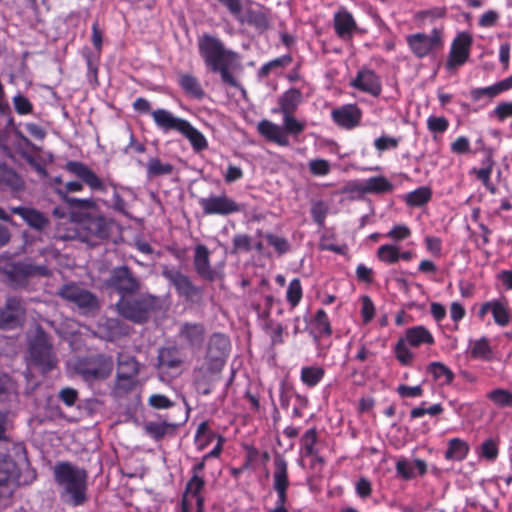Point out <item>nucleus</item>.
Masks as SVG:
<instances>
[{
	"label": "nucleus",
	"mask_w": 512,
	"mask_h": 512,
	"mask_svg": "<svg viewBox=\"0 0 512 512\" xmlns=\"http://www.w3.org/2000/svg\"><path fill=\"white\" fill-rule=\"evenodd\" d=\"M172 425L162 422H148L145 425V431L155 439H161Z\"/></svg>",
	"instance_id": "43"
},
{
	"label": "nucleus",
	"mask_w": 512,
	"mask_h": 512,
	"mask_svg": "<svg viewBox=\"0 0 512 512\" xmlns=\"http://www.w3.org/2000/svg\"><path fill=\"white\" fill-rule=\"evenodd\" d=\"M492 314L497 324L505 326L509 323V312L502 303L494 301Z\"/></svg>",
	"instance_id": "46"
},
{
	"label": "nucleus",
	"mask_w": 512,
	"mask_h": 512,
	"mask_svg": "<svg viewBox=\"0 0 512 512\" xmlns=\"http://www.w3.org/2000/svg\"><path fill=\"white\" fill-rule=\"evenodd\" d=\"M230 348L229 339L223 334H213L207 348V363L223 368Z\"/></svg>",
	"instance_id": "18"
},
{
	"label": "nucleus",
	"mask_w": 512,
	"mask_h": 512,
	"mask_svg": "<svg viewBox=\"0 0 512 512\" xmlns=\"http://www.w3.org/2000/svg\"><path fill=\"white\" fill-rule=\"evenodd\" d=\"M334 22L337 34L342 38L350 37L356 28L352 15L346 11L337 13Z\"/></svg>",
	"instance_id": "29"
},
{
	"label": "nucleus",
	"mask_w": 512,
	"mask_h": 512,
	"mask_svg": "<svg viewBox=\"0 0 512 512\" xmlns=\"http://www.w3.org/2000/svg\"><path fill=\"white\" fill-rule=\"evenodd\" d=\"M222 369L210 363L196 369L194 371V381L198 392L204 395L212 393L222 382Z\"/></svg>",
	"instance_id": "12"
},
{
	"label": "nucleus",
	"mask_w": 512,
	"mask_h": 512,
	"mask_svg": "<svg viewBox=\"0 0 512 512\" xmlns=\"http://www.w3.org/2000/svg\"><path fill=\"white\" fill-rule=\"evenodd\" d=\"M204 483L203 478L194 474L186 487V494L196 502L197 512H203V498L200 496L199 492L204 487ZM182 510L183 512H188V503L186 498L183 499Z\"/></svg>",
	"instance_id": "27"
},
{
	"label": "nucleus",
	"mask_w": 512,
	"mask_h": 512,
	"mask_svg": "<svg viewBox=\"0 0 512 512\" xmlns=\"http://www.w3.org/2000/svg\"><path fill=\"white\" fill-rule=\"evenodd\" d=\"M149 404L157 409H167L173 406V402L161 394L152 395L149 398Z\"/></svg>",
	"instance_id": "60"
},
{
	"label": "nucleus",
	"mask_w": 512,
	"mask_h": 512,
	"mask_svg": "<svg viewBox=\"0 0 512 512\" xmlns=\"http://www.w3.org/2000/svg\"><path fill=\"white\" fill-rule=\"evenodd\" d=\"M179 84L187 94L197 99H200L204 96V91L201 88L197 78L190 74H180Z\"/></svg>",
	"instance_id": "36"
},
{
	"label": "nucleus",
	"mask_w": 512,
	"mask_h": 512,
	"mask_svg": "<svg viewBox=\"0 0 512 512\" xmlns=\"http://www.w3.org/2000/svg\"><path fill=\"white\" fill-rule=\"evenodd\" d=\"M54 477L73 505L85 501L87 473L84 469L69 462H61L54 467Z\"/></svg>",
	"instance_id": "3"
},
{
	"label": "nucleus",
	"mask_w": 512,
	"mask_h": 512,
	"mask_svg": "<svg viewBox=\"0 0 512 512\" xmlns=\"http://www.w3.org/2000/svg\"><path fill=\"white\" fill-rule=\"evenodd\" d=\"M162 275L175 287L177 293L188 300L202 295V288L196 286L191 279L177 269L165 268Z\"/></svg>",
	"instance_id": "11"
},
{
	"label": "nucleus",
	"mask_w": 512,
	"mask_h": 512,
	"mask_svg": "<svg viewBox=\"0 0 512 512\" xmlns=\"http://www.w3.org/2000/svg\"><path fill=\"white\" fill-rule=\"evenodd\" d=\"M0 184L7 186L13 191H21L24 189L22 178L6 166L0 167Z\"/></svg>",
	"instance_id": "35"
},
{
	"label": "nucleus",
	"mask_w": 512,
	"mask_h": 512,
	"mask_svg": "<svg viewBox=\"0 0 512 512\" xmlns=\"http://www.w3.org/2000/svg\"><path fill=\"white\" fill-rule=\"evenodd\" d=\"M304 129L305 124L293 117V114L283 115V127L268 120H263L258 124V130L263 136L281 146L289 145L287 134L297 136L302 133Z\"/></svg>",
	"instance_id": "5"
},
{
	"label": "nucleus",
	"mask_w": 512,
	"mask_h": 512,
	"mask_svg": "<svg viewBox=\"0 0 512 512\" xmlns=\"http://www.w3.org/2000/svg\"><path fill=\"white\" fill-rule=\"evenodd\" d=\"M99 332L106 340L113 341L129 334V326L118 318H108L99 325Z\"/></svg>",
	"instance_id": "25"
},
{
	"label": "nucleus",
	"mask_w": 512,
	"mask_h": 512,
	"mask_svg": "<svg viewBox=\"0 0 512 512\" xmlns=\"http://www.w3.org/2000/svg\"><path fill=\"white\" fill-rule=\"evenodd\" d=\"M468 451L469 446L464 440L453 438L448 442L445 458L447 460L461 461L466 457Z\"/></svg>",
	"instance_id": "33"
},
{
	"label": "nucleus",
	"mask_w": 512,
	"mask_h": 512,
	"mask_svg": "<svg viewBox=\"0 0 512 512\" xmlns=\"http://www.w3.org/2000/svg\"><path fill=\"white\" fill-rule=\"evenodd\" d=\"M332 118L339 126L351 129L360 123L361 110L356 105H344L332 111Z\"/></svg>",
	"instance_id": "21"
},
{
	"label": "nucleus",
	"mask_w": 512,
	"mask_h": 512,
	"mask_svg": "<svg viewBox=\"0 0 512 512\" xmlns=\"http://www.w3.org/2000/svg\"><path fill=\"white\" fill-rule=\"evenodd\" d=\"M472 38L468 33H460L453 41L447 67L456 68L465 63L469 56V48Z\"/></svg>",
	"instance_id": "20"
},
{
	"label": "nucleus",
	"mask_w": 512,
	"mask_h": 512,
	"mask_svg": "<svg viewBox=\"0 0 512 512\" xmlns=\"http://www.w3.org/2000/svg\"><path fill=\"white\" fill-rule=\"evenodd\" d=\"M493 113L500 121H503L508 117H512V102H503L499 104Z\"/></svg>",
	"instance_id": "64"
},
{
	"label": "nucleus",
	"mask_w": 512,
	"mask_h": 512,
	"mask_svg": "<svg viewBox=\"0 0 512 512\" xmlns=\"http://www.w3.org/2000/svg\"><path fill=\"white\" fill-rule=\"evenodd\" d=\"M407 43L412 52L422 58L442 45L441 32L433 29L430 35L417 33L407 36Z\"/></svg>",
	"instance_id": "13"
},
{
	"label": "nucleus",
	"mask_w": 512,
	"mask_h": 512,
	"mask_svg": "<svg viewBox=\"0 0 512 512\" xmlns=\"http://www.w3.org/2000/svg\"><path fill=\"white\" fill-rule=\"evenodd\" d=\"M11 212L19 215L31 228L44 230L49 226V219L42 212L29 207H12Z\"/></svg>",
	"instance_id": "22"
},
{
	"label": "nucleus",
	"mask_w": 512,
	"mask_h": 512,
	"mask_svg": "<svg viewBox=\"0 0 512 512\" xmlns=\"http://www.w3.org/2000/svg\"><path fill=\"white\" fill-rule=\"evenodd\" d=\"M66 170L81 179L91 190L105 191L103 181L86 164L79 161H69L65 166Z\"/></svg>",
	"instance_id": "19"
},
{
	"label": "nucleus",
	"mask_w": 512,
	"mask_h": 512,
	"mask_svg": "<svg viewBox=\"0 0 512 512\" xmlns=\"http://www.w3.org/2000/svg\"><path fill=\"white\" fill-rule=\"evenodd\" d=\"M161 306L160 297L145 292L120 297L115 303V310L122 318L142 325L147 323Z\"/></svg>",
	"instance_id": "2"
},
{
	"label": "nucleus",
	"mask_w": 512,
	"mask_h": 512,
	"mask_svg": "<svg viewBox=\"0 0 512 512\" xmlns=\"http://www.w3.org/2000/svg\"><path fill=\"white\" fill-rule=\"evenodd\" d=\"M362 302V316L364 323H368L374 316V305L368 296L361 297Z\"/></svg>",
	"instance_id": "59"
},
{
	"label": "nucleus",
	"mask_w": 512,
	"mask_h": 512,
	"mask_svg": "<svg viewBox=\"0 0 512 512\" xmlns=\"http://www.w3.org/2000/svg\"><path fill=\"white\" fill-rule=\"evenodd\" d=\"M138 363L134 357L120 355L118 358V377L128 380L138 374Z\"/></svg>",
	"instance_id": "32"
},
{
	"label": "nucleus",
	"mask_w": 512,
	"mask_h": 512,
	"mask_svg": "<svg viewBox=\"0 0 512 512\" xmlns=\"http://www.w3.org/2000/svg\"><path fill=\"white\" fill-rule=\"evenodd\" d=\"M104 285L106 288L115 291L120 297L136 294L142 288L140 278L126 265L111 269Z\"/></svg>",
	"instance_id": "7"
},
{
	"label": "nucleus",
	"mask_w": 512,
	"mask_h": 512,
	"mask_svg": "<svg viewBox=\"0 0 512 512\" xmlns=\"http://www.w3.org/2000/svg\"><path fill=\"white\" fill-rule=\"evenodd\" d=\"M323 375L324 370L319 367H304L301 371V379L308 386H315Z\"/></svg>",
	"instance_id": "42"
},
{
	"label": "nucleus",
	"mask_w": 512,
	"mask_h": 512,
	"mask_svg": "<svg viewBox=\"0 0 512 512\" xmlns=\"http://www.w3.org/2000/svg\"><path fill=\"white\" fill-rule=\"evenodd\" d=\"M28 353L32 362L48 372L57 366V357L49 335L41 326H36L27 334Z\"/></svg>",
	"instance_id": "4"
},
{
	"label": "nucleus",
	"mask_w": 512,
	"mask_h": 512,
	"mask_svg": "<svg viewBox=\"0 0 512 512\" xmlns=\"http://www.w3.org/2000/svg\"><path fill=\"white\" fill-rule=\"evenodd\" d=\"M490 352V347L485 339H480L473 343L471 355L474 358H487Z\"/></svg>",
	"instance_id": "51"
},
{
	"label": "nucleus",
	"mask_w": 512,
	"mask_h": 512,
	"mask_svg": "<svg viewBox=\"0 0 512 512\" xmlns=\"http://www.w3.org/2000/svg\"><path fill=\"white\" fill-rule=\"evenodd\" d=\"M275 471L273 473V487L277 492V507L272 512H287L285 504L287 501V487L289 485L287 462L278 455L274 459Z\"/></svg>",
	"instance_id": "10"
},
{
	"label": "nucleus",
	"mask_w": 512,
	"mask_h": 512,
	"mask_svg": "<svg viewBox=\"0 0 512 512\" xmlns=\"http://www.w3.org/2000/svg\"><path fill=\"white\" fill-rule=\"evenodd\" d=\"M316 443V432L314 430H308L303 438L302 444L306 456L314 455V445Z\"/></svg>",
	"instance_id": "55"
},
{
	"label": "nucleus",
	"mask_w": 512,
	"mask_h": 512,
	"mask_svg": "<svg viewBox=\"0 0 512 512\" xmlns=\"http://www.w3.org/2000/svg\"><path fill=\"white\" fill-rule=\"evenodd\" d=\"M193 266L202 280L213 282L219 277V272L211 266L210 251L203 244L196 245L194 248Z\"/></svg>",
	"instance_id": "16"
},
{
	"label": "nucleus",
	"mask_w": 512,
	"mask_h": 512,
	"mask_svg": "<svg viewBox=\"0 0 512 512\" xmlns=\"http://www.w3.org/2000/svg\"><path fill=\"white\" fill-rule=\"evenodd\" d=\"M302 297V288L299 279H293L287 290V300L295 307Z\"/></svg>",
	"instance_id": "47"
},
{
	"label": "nucleus",
	"mask_w": 512,
	"mask_h": 512,
	"mask_svg": "<svg viewBox=\"0 0 512 512\" xmlns=\"http://www.w3.org/2000/svg\"><path fill=\"white\" fill-rule=\"evenodd\" d=\"M147 176L153 178L161 175L171 174L173 166L169 163H162L159 158L149 159L147 165Z\"/></svg>",
	"instance_id": "38"
},
{
	"label": "nucleus",
	"mask_w": 512,
	"mask_h": 512,
	"mask_svg": "<svg viewBox=\"0 0 512 512\" xmlns=\"http://www.w3.org/2000/svg\"><path fill=\"white\" fill-rule=\"evenodd\" d=\"M397 359L404 365L410 364L412 360V353L407 348L405 340L400 339L395 347Z\"/></svg>",
	"instance_id": "52"
},
{
	"label": "nucleus",
	"mask_w": 512,
	"mask_h": 512,
	"mask_svg": "<svg viewBox=\"0 0 512 512\" xmlns=\"http://www.w3.org/2000/svg\"><path fill=\"white\" fill-rule=\"evenodd\" d=\"M302 95L297 89H290L279 99L280 111L283 115L293 114L301 102Z\"/></svg>",
	"instance_id": "31"
},
{
	"label": "nucleus",
	"mask_w": 512,
	"mask_h": 512,
	"mask_svg": "<svg viewBox=\"0 0 512 512\" xmlns=\"http://www.w3.org/2000/svg\"><path fill=\"white\" fill-rule=\"evenodd\" d=\"M310 171L315 175H326L330 170L329 163L326 160H313L309 164Z\"/></svg>",
	"instance_id": "63"
},
{
	"label": "nucleus",
	"mask_w": 512,
	"mask_h": 512,
	"mask_svg": "<svg viewBox=\"0 0 512 512\" xmlns=\"http://www.w3.org/2000/svg\"><path fill=\"white\" fill-rule=\"evenodd\" d=\"M25 306L19 297H8L4 307H0V328H14L25 317Z\"/></svg>",
	"instance_id": "14"
},
{
	"label": "nucleus",
	"mask_w": 512,
	"mask_h": 512,
	"mask_svg": "<svg viewBox=\"0 0 512 512\" xmlns=\"http://www.w3.org/2000/svg\"><path fill=\"white\" fill-rule=\"evenodd\" d=\"M57 295L76 305L84 313H94L100 308L98 297L91 291L75 283L63 285L57 291Z\"/></svg>",
	"instance_id": "9"
},
{
	"label": "nucleus",
	"mask_w": 512,
	"mask_h": 512,
	"mask_svg": "<svg viewBox=\"0 0 512 512\" xmlns=\"http://www.w3.org/2000/svg\"><path fill=\"white\" fill-rule=\"evenodd\" d=\"M15 470L14 461L4 455H0V487L6 486Z\"/></svg>",
	"instance_id": "41"
},
{
	"label": "nucleus",
	"mask_w": 512,
	"mask_h": 512,
	"mask_svg": "<svg viewBox=\"0 0 512 512\" xmlns=\"http://www.w3.org/2000/svg\"><path fill=\"white\" fill-rule=\"evenodd\" d=\"M112 370V357L103 354L81 358L75 364V371L87 382L104 380Z\"/></svg>",
	"instance_id": "6"
},
{
	"label": "nucleus",
	"mask_w": 512,
	"mask_h": 512,
	"mask_svg": "<svg viewBox=\"0 0 512 512\" xmlns=\"http://www.w3.org/2000/svg\"><path fill=\"white\" fill-rule=\"evenodd\" d=\"M498 455V448L494 440L487 439L480 446V456L493 460Z\"/></svg>",
	"instance_id": "50"
},
{
	"label": "nucleus",
	"mask_w": 512,
	"mask_h": 512,
	"mask_svg": "<svg viewBox=\"0 0 512 512\" xmlns=\"http://www.w3.org/2000/svg\"><path fill=\"white\" fill-rule=\"evenodd\" d=\"M178 337L180 341L192 350H199L206 337V329L201 323H182L179 327Z\"/></svg>",
	"instance_id": "17"
},
{
	"label": "nucleus",
	"mask_w": 512,
	"mask_h": 512,
	"mask_svg": "<svg viewBox=\"0 0 512 512\" xmlns=\"http://www.w3.org/2000/svg\"><path fill=\"white\" fill-rule=\"evenodd\" d=\"M85 230L99 239L110 235L111 222L103 216H90L83 222Z\"/></svg>",
	"instance_id": "26"
},
{
	"label": "nucleus",
	"mask_w": 512,
	"mask_h": 512,
	"mask_svg": "<svg viewBox=\"0 0 512 512\" xmlns=\"http://www.w3.org/2000/svg\"><path fill=\"white\" fill-rule=\"evenodd\" d=\"M181 361L175 356L172 349L162 348L158 353V365L160 368H176L180 366Z\"/></svg>",
	"instance_id": "39"
},
{
	"label": "nucleus",
	"mask_w": 512,
	"mask_h": 512,
	"mask_svg": "<svg viewBox=\"0 0 512 512\" xmlns=\"http://www.w3.org/2000/svg\"><path fill=\"white\" fill-rule=\"evenodd\" d=\"M50 270L45 265H37L30 260L18 261L6 270L9 284L14 288H25L35 277H48Z\"/></svg>",
	"instance_id": "8"
},
{
	"label": "nucleus",
	"mask_w": 512,
	"mask_h": 512,
	"mask_svg": "<svg viewBox=\"0 0 512 512\" xmlns=\"http://www.w3.org/2000/svg\"><path fill=\"white\" fill-rule=\"evenodd\" d=\"M59 399L67 406H73L78 398L77 390L66 387L60 390Z\"/></svg>",
	"instance_id": "56"
},
{
	"label": "nucleus",
	"mask_w": 512,
	"mask_h": 512,
	"mask_svg": "<svg viewBox=\"0 0 512 512\" xmlns=\"http://www.w3.org/2000/svg\"><path fill=\"white\" fill-rule=\"evenodd\" d=\"M251 249V238L245 234L235 235L233 238L232 253L236 254L239 251L248 252Z\"/></svg>",
	"instance_id": "48"
},
{
	"label": "nucleus",
	"mask_w": 512,
	"mask_h": 512,
	"mask_svg": "<svg viewBox=\"0 0 512 512\" xmlns=\"http://www.w3.org/2000/svg\"><path fill=\"white\" fill-rule=\"evenodd\" d=\"M200 55L205 64L213 71L221 75L224 83L237 87L238 82L230 70L238 65L237 53L225 48L224 44L215 36L204 34L198 40Z\"/></svg>",
	"instance_id": "1"
},
{
	"label": "nucleus",
	"mask_w": 512,
	"mask_h": 512,
	"mask_svg": "<svg viewBox=\"0 0 512 512\" xmlns=\"http://www.w3.org/2000/svg\"><path fill=\"white\" fill-rule=\"evenodd\" d=\"M180 133L190 141L195 151H202L207 147V141L203 134L194 128L188 121H186Z\"/></svg>",
	"instance_id": "34"
},
{
	"label": "nucleus",
	"mask_w": 512,
	"mask_h": 512,
	"mask_svg": "<svg viewBox=\"0 0 512 512\" xmlns=\"http://www.w3.org/2000/svg\"><path fill=\"white\" fill-rule=\"evenodd\" d=\"M378 257L381 261L395 263L400 258V253L395 246L382 245L378 248Z\"/></svg>",
	"instance_id": "44"
},
{
	"label": "nucleus",
	"mask_w": 512,
	"mask_h": 512,
	"mask_svg": "<svg viewBox=\"0 0 512 512\" xmlns=\"http://www.w3.org/2000/svg\"><path fill=\"white\" fill-rule=\"evenodd\" d=\"M199 204L203 209L204 214H219L228 215L235 212H240L243 206L236 203L226 195L210 196L208 198H201Z\"/></svg>",
	"instance_id": "15"
},
{
	"label": "nucleus",
	"mask_w": 512,
	"mask_h": 512,
	"mask_svg": "<svg viewBox=\"0 0 512 512\" xmlns=\"http://www.w3.org/2000/svg\"><path fill=\"white\" fill-rule=\"evenodd\" d=\"M396 471L398 475L406 480L412 479L415 476L413 464L406 459H399L397 461Z\"/></svg>",
	"instance_id": "49"
},
{
	"label": "nucleus",
	"mask_w": 512,
	"mask_h": 512,
	"mask_svg": "<svg viewBox=\"0 0 512 512\" xmlns=\"http://www.w3.org/2000/svg\"><path fill=\"white\" fill-rule=\"evenodd\" d=\"M488 398L500 406H512V393L504 389H496L488 394Z\"/></svg>",
	"instance_id": "45"
},
{
	"label": "nucleus",
	"mask_w": 512,
	"mask_h": 512,
	"mask_svg": "<svg viewBox=\"0 0 512 512\" xmlns=\"http://www.w3.org/2000/svg\"><path fill=\"white\" fill-rule=\"evenodd\" d=\"M428 371L433 375L435 380L441 381L442 384H449L454 378L453 372L441 362H432L429 364Z\"/></svg>",
	"instance_id": "37"
},
{
	"label": "nucleus",
	"mask_w": 512,
	"mask_h": 512,
	"mask_svg": "<svg viewBox=\"0 0 512 512\" xmlns=\"http://www.w3.org/2000/svg\"><path fill=\"white\" fill-rule=\"evenodd\" d=\"M65 201L72 207V208H79V209H94L96 207V203L92 199H79L74 197H66Z\"/></svg>",
	"instance_id": "57"
},
{
	"label": "nucleus",
	"mask_w": 512,
	"mask_h": 512,
	"mask_svg": "<svg viewBox=\"0 0 512 512\" xmlns=\"http://www.w3.org/2000/svg\"><path fill=\"white\" fill-rule=\"evenodd\" d=\"M406 341L414 347H418L421 344H433L434 339L431 333L423 326H416L407 329Z\"/></svg>",
	"instance_id": "30"
},
{
	"label": "nucleus",
	"mask_w": 512,
	"mask_h": 512,
	"mask_svg": "<svg viewBox=\"0 0 512 512\" xmlns=\"http://www.w3.org/2000/svg\"><path fill=\"white\" fill-rule=\"evenodd\" d=\"M351 84L355 88L373 96H378L381 93V84L372 70H360Z\"/></svg>",
	"instance_id": "23"
},
{
	"label": "nucleus",
	"mask_w": 512,
	"mask_h": 512,
	"mask_svg": "<svg viewBox=\"0 0 512 512\" xmlns=\"http://www.w3.org/2000/svg\"><path fill=\"white\" fill-rule=\"evenodd\" d=\"M427 125L432 132H444L448 127V121L444 117H430Z\"/></svg>",
	"instance_id": "61"
},
{
	"label": "nucleus",
	"mask_w": 512,
	"mask_h": 512,
	"mask_svg": "<svg viewBox=\"0 0 512 512\" xmlns=\"http://www.w3.org/2000/svg\"><path fill=\"white\" fill-rule=\"evenodd\" d=\"M152 117L156 125L163 131L176 130L181 132L186 120L174 116L165 109H157L152 112Z\"/></svg>",
	"instance_id": "24"
},
{
	"label": "nucleus",
	"mask_w": 512,
	"mask_h": 512,
	"mask_svg": "<svg viewBox=\"0 0 512 512\" xmlns=\"http://www.w3.org/2000/svg\"><path fill=\"white\" fill-rule=\"evenodd\" d=\"M443 412V407L441 404H434L429 408L417 407L411 410L410 416L411 418H419L425 414H429L431 416H436Z\"/></svg>",
	"instance_id": "54"
},
{
	"label": "nucleus",
	"mask_w": 512,
	"mask_h": 512,
	"mask_svg": "<svg viewBox=\"0 0 512 512\" xmlns=\"http://www.w3.org/2000/svg\"><path fill=\"white\" fill-rule=\"evenodd\" d=\"M315 320H316L317 330L320 334H325V335L331 334L330 323L328 321V317L324 310L320 309L317 311Z\"/></svg>",
	"instance_id": "53"
},
{
	"label": "nucleus",
	"mask_w": 512,
	"mask_h": 512,
	"mask_svg": "<svg viewBox=\"0 0 512 512\" xmlns=\"http://www.w3.org/2000/svg\"><path fill=\"white\" fill-rule=\"evenodd\" d=\"M392 184L383 176L371 177L361 182L360 190L362 194L385 193L391 191Z\"/></svg>",
	"instance_id": "28"
},
{
	"label": "nucleus",
	"mask_w": 512,
	"mask_h": 512,
	"mask_svg": "<svg viewBox=\"0 0 512 512\" xmlns=\"http://www.w3.org/2000/svg\"><path fill=\"white\" fill-rule=\"evenodd\" d=\"M266 239L270 245H272L279 253H285L289 249L288 242L286 239L273 235L268 234L266 235Z\"/></svg>",
	"instance_id": "58"
},
{
	"label": "nucleus",
	"mask_w": 512,
	"mask_h": 512,
	"mask_svg": "<svg viewBox=\"0 0 512 512\" xmlns=\"http://www.w3.org/2000/svg\"><path fill=\"white\" fill-rule=\"evenodd\" d=\"M431 198V190L428 187H420L406 196L407 204L411 206H421Z\"/></svg>",
	"instance_id": "40"
},
{
	"label": "nucleus",
	"mask_w": 512,
	"mask_h": 512,
	"mask_svg": "<svg viewBox=\"0 0 512 512\" xmlns=\"http://www.w3.org/2000/svg\"><path fill=\"white\" fill-rule=\"evenodd\" d=\"M13 102H14L15 110L19 114H27V113H30L32 110V105H31L30 101L22 95L15 96Z\"/></svg>",
	"instance_id": "62"
}]
</instances>
